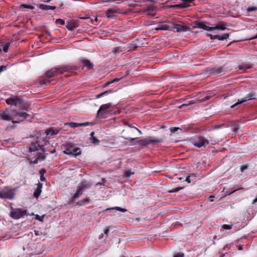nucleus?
<instances>
[{"label": "nucleus", "mask_w": 257, "mask_h": 257, "mask_svg": "<svg viewBox=\"0 0 257 257\" xmlns=\"http://www.w3.org/2000/svg\"><path fill=\"white\" fill-rule=\"evenodd\" d=\"M72 69V67L68 65L64 66H58L52 68L50 70L47 71L44 76L40 79V84H47L50 83V81L47 78H50L52 77L57 76L60 74L63 73L64 72H67Z\"/></svg>", "instance_id": "f257e3e1"}, {"label": "nucleus", "mask_w": 257, "mask_h": 257, "mask_svg": "<svg viewBox=\"0 0 257 257\" xmlns=\"http://www.w3.org/2000/svg\"><path fill=\"white\" fill-rule=\"evenodd\" d=\"M227 25L223 22L216 25L213 27L206 26L203 22H196L195 23V28H200L208 31H211L215 30H224L226 29Z\"/></svg>", "instance_id": "f03ea898"}, {"label": "nucleus", "mask_w": 257, "mask_h": 257, "mask_svg": "<svg viewBox=\"0 0 257 257\" xmlns=\"http://www.w3.org/2000/svg\"><path fill=\"white\" fill-rule=\"evenodd\" d=\"M209 142L212 145L216 144V141H213L211 139L209 140L203 136L196 137L192 139L193 144L197 148L205 147L209 144Z\"/></svg>", "instance_id": "7ed1b4c3"}, {"label": "nucleus", "mask_w": 257, "mask_h": 257, "mask_svg": "<svg viewBox=\"0 0 257 257\" xmlns=\"http://www.w3.org/2000/svg\"><path fill=\"white\" fill-rule=\"evenodd\" d=\"M63 153L66 155L77 156L80 155L81 151L75 145L68 143L66 145Z\"/></svg>", "instance_id": "20e7f679"}, {"label": "nucleus", "mask_w": 257, "mask_h": 257, "mask_svg": "<svg viewBox=\"0 0 257 257\" xmlns=\"http://www.w3.org/2000/svg\"><path fill=\"white\" fill-rule=\"evenodd\" d=\"M15 189L10 187H5L0 191V198L12 200L14 198Z\"/></svg>", "instance_id": "39448f33"}, {"label": "nucleus", "mask_w": 257, "mask_h": 257, "mask_svg": "<svg viewBox=\"0 0 257 257\" xmlns=\"http://www.w3.org/2000/svg\"><path fill=\"white\" fill-rule=\"evenodd\" d=\"M14 116V109L12 107L6 108L4 111L0 112V117L4 120H13Z\"/></svg>", "instance_id": "423d86ee"}, {"label": "nucleus", "mask_w": 257, "mask_h": 257, "mask_svg": "<svg viewBox=\"0 0 257 257\" xmlns=\"http://www.w3.org/2000/svg\"><path fill=\"white\" fill-rule=\"evenodd\" d=\"M163 142L161 139H149V138H143L140 139L138 138L137 139V144L138 145L141 146H146L147 145L155 144V143H160Z\"/></svg>", "instance_id": "0eeeda50"}, {"label": "nucleus", "mask_w": 257, "mask_h": 257, "mask_svg": "<svg viewBox=\"0 0 257 257\" xmlns=\"http://www.w3.org/2000/svg\"><path fill=\"white\" fill-rule=\"evenodd\" d=\"M27 211L21 209H13L10 213V216L12 218L16 219H19L27 216Z\"/></svg>", "instance_id": "6e6552de"}, {"label": "nucleus", "mask_w": 257, "mask_h": 257, "mask_svg": "<svg viewBox=\"0 0 257 257\" xmlns=\"http://www.w3.org/2000/svg\"><path fill=\"white\" fill-rule=\"evenodd\" d=\"M112 108L111 103H106L101 105L98 111L97 115H104L110 112Z\"/></svg>", "instance_id": "1a4fd4ad"}, {"label": "nucleus", "mask_w": 257, "mask_h": 257, "mask_svg": "<svg viewBox=\"0 0 257 257\" xmlns=\"http://www.w3.org/2000/svg\"><path fill=\"white\" fill-rule=\"evenodd\" d=\"M29 116V114L25 112H19L16 109H14V116L18 117L19 121H12V123H19L20 121H24L25 119L27 118Z\"/></svg>", "instance_id": "9d476101"}, {"label": "nucleus", "mask_w": 257, "mask_h": 257, "mask_svg": "<svg viewBox=\"0 0 257 257\" xmlns=\"http://www.w3.org/2000/svg\"><path fill=\"white\" fill-rule=\"evenodd\" d=\"M39 150H41L43 152H45L49 151L46 150L44 146L40 145L37 142H35L32 144L29 148V151L31 152H35Z\"/></svg>", "instance_id": "9b49d317"}, {"label": "nucleus", "mask_w": 257, "mask_h": 257, "mask_svg": "<svg viewBox=\"0 0 257 257\" xmlns=\"http://www.w3.org/2000/svg\"><path fill=\"white\" fill-rule=\"evenodd\" d=\"M255 99V97H254V94L252 92H250V93H248V94H247L245 96L244 98L238 99L237 102H236V103H234V104H233L232 105H231V107L234 108L238 104H241L243 102H245L247 100H251V99Z\"/></svg>", "instance_id": "f8f14e48"}, {"label": "nucleus", "mask_w": 257, "mask_h": 257, "mask_svg": "<svg viewBox=\"0 0 257 257\" xmlns=\"http://www.w3.org/2000/svg\"><path fill=\"white\" fill-rule=\"evenodd\" d=\"M46 158L45 155V152H42L41 153L37 154L35 156V159L32 161L33 164H37L39 162L44 161Z\"/></svg>", "instance_id": "ddd939ff"}, {"label": "nucleus", "mask_w": 257, "mask_h": 257, "mask_svg": "<svg viewBox=\"0 0 257 257\" xmlns=\"http://www.w3.org/2000/svg\"><path fill=\"white\" fill-rule=\"evenodd\" d=\"M174 29L175 31L178 32H185L188 30V27L183 26L180 24H176L174 26Z\"/></svg>", "instance_id": "4468645a"}, {"label": "nucleus", "mask_w": 257, "mask_h": 257, "mask_svg": "<svg viewBox=\"0 0 257 257\" xmlns=\"http://www.w3.org/2000/svg\"><path fill=\"white\" fill-rule=\"evenodd\" d=\"M77 187L79 189H80L81 191L84 192L90 188V185L87 181H82L78 184Z\"/></svg>", "instance_id": "2eb2a0df"}, {"label": "nucleus", "mask_w": 257, "mask_h": 257, "mask_svg": "<svg viewBox=\"0 0 257 257\" xmlns=\"http://www.w3.org/2000/svg\"><path fill=\"white\" fill-rule=\"evenodd\" d=\"M89 123L88 122L84 123H76V122H70L69 123V126L72 128H75L79 126H86L88 125Z\"/></svg>", "instance_id": "dca6fc26"}, {"label": "nucleus", "mask_w": 257, "mask_h": 257, "mask_svg": "<svg viewBox=\"0 0 257 257\" xmlns=\"http://www.w3.org/2000/svg\"><path fill=\"white\" fill-rule=\"evenodd\" d=\"M119 10H115L113 9H108L105 12V14L108 18H112L113 17L115 16L113 14L115 13H118Z\"/></svg>", "instance_id": "f3484780"}, {"label": "nucleus", "mask_w": 257, "mask_h": 257, "mask_svg": "<svg viewBox=\"0 0 257 257\" xmlns=\"http://www.w3.org/2000/svg\"><path fill=\"white\" fill-rule=\"evenodd\" d=\"M42 187V184L39 183L38 184L37 187L36 188L35 191L34 192V196L36 198H38L41 194V189Z\"/></svg>", "instance_id": "a211bd4d"}, {"label": "nucleus", "mask_w": 257, "mask_h": 257, "mask_svg": "<svg viewBox=\"0 0 257 257\" xmlns=\"http://www.w3.org/2000/svg\"><path fill=\"white\" fill-rule=\"evenodd\" d=\"M252 65L249 63H243L238 66V68L240 70H247L250 68Z\"/></svg>", "instance_id": "6ab92c4d"}, {"label": "nucleus", "mask_w": 257, "mask_h": 257, "mask_svg": "<svg viewBox=\"0 0 257 257\" xmlns=\"http://www.w3.org/2000/svg\"><path fill=\"white\" fill-rule=\"evenodd\" d=\"M40 9L43 10H54L56 9L55 6H48L44 4H41L39 6Z\"/></svg>", "instance_id": "aec40b11"}, {"label": "nucleus", "mask_w": 257, "mask_h": 257, "mask_svg": "<svg viewBox=\"0 0 257 257\" xmlns=\"http://www.w3.org/2000/svg\"><path fill=\"white\" fill-rule=\"evenodd\" d=\"M94 134H95L94 132H91V133L90 134L91 137L90 138V139L91 141V143L93 144L98 145L99 141L96 137H94Z\"/></svg>", "instance_id": "412c9836"}, {"label": "nucleus", "mask_w": 257, "mask_h": 257, "mask_svg": "<svg viewBox=\"0 0 257 257\" xmlns=\"http://www.w3.org/2000/svg\"><path fill=\"white\" fill-rule=\"evenodd\" d=\"M58 131L57 129L49 128L46 131L47 135L53 136L58 133Z\"/></svg>", "instance_id": "4be33fe9"}, {"label": "nucleus", "mask_w": 257, "mask_h": 257, "mask_svg": "<svg viewBox=\"0 0 257 257\" xmlns=\"http://www.w3.org/2000/svg\"><path fill=\"white\" fill-rule=\"evenodd\" d=\"M121 137L123 138V139H125V140H130V144L131 145H138V144H137V139H138V138H130V137H123V136H122Z\"/></svg>", "instance_id": "5701e85b"}, {"label": "nucleus", "mask_w": 257, "mask_h": 257, "mask_svg": "<svg viewBox=\"0 0 257 257\" xmlns=\"http://www.w3.org/2000/svg\"><path fill=\"white\" fill-rule=\"evenodd\" d=\"M82 64L84 66L87 67L88 69H91L93 67L92 63L88 60H82Z\"/></svg>", "instance_id": "b1692460"}, {"label": "nucleus", "mask_w": 257, "mask_h": 257, "mask_svg": "<svg viewBox=\"0 0 257 257\" xmlns=\"http://www.w3.org/2000/svg\"><path fill=\"white\" fill-rule=\"evenodd\" d=\"M66 27L69 30L72 31L76 28L77 25L74 22H70L68 23Z\"/></svg>", "instance_id": "393cba45"}, {"label": "nucleus", "mask_w": 257, "mask_h": 257, "mask_svg": "<svg viewBox=\"0 0 257 257\" xmlns=\"http://www.w3.org/2000/svg\"><path fill=\"white\" fill-rule=\"evenodd\" d=\"M6 103L9 105H17V103L16 101V99L13 98H9L6 99Z\"/></svg>", "instance_id": "a878e982"}, {"label": "nucleus", "mask_w": 257, "mask_h": 257, "mask_svg": "<svg viewBox=\"0 0 257 257\" xmlns=\"http://www.w3.org/2000/svg\"><path fill=\"white\" fill-rule=\"evenodd\" d=\"M83 194V192L82 191H81V190L79 189V188L77 187L75 193L73 195V198H78L80 196H81V195H82Z\"/></svg>", "instance_id": "bb28decb"}, {"label": "nucleus", "mask_w": 257, "mask_h": 257, "mask_svg": "<svg viewBox=\"0 0 257 257\" xmlns=\"http://www.w3.org/2000/svg\"><path fill=\"white\" fill-rule=\"evenodd\" d=\"M229 36V33L225 34L223 36L217 35V39L219 41H223L224 40H227V39H228Z\"/></svg>", "instance_id": "cd10ccee"}, {"label": "nucleus", "mask_w": 257, "mask_h": 257, "mask_svg": "<svg viewBox=\"0 0 257 257\" xmlns=\"http://www.w3.org/2000/svg\"><path fill=\"white\" fill-rule=\"evenodd\" d=\"M113 209H115L117 211H119L120 212H125L127 210L126 209H124V208H120L119 207H112V208H107L106 209V210H113Z\"/></svg>", "instance_id": "c85d7f7f"}, {"label": "nucleus", "mask_w": 257, "mask_h": 257, "mask_svg": "<svg viewBox=\"0 0 257 257\" xmlns=\"http://www.w3.org/2000/svg\"><path fill=\"white\" fill-rule=\"evenodd\" d=\"M10 46V44L9 43H7L4 45L2 44L3 51L6 53L7 52L9 49Z\"/></svg>", "instance_id": "c756f323"}, {"label": "nucleus", "mask_w": 257, "mask_h": 257, "mask_svg": "<svg viewBox=\"0 0 257 257\" xmlns=\"http://www.w3.org/2000/svg\"><path fill=\"white\" fill-rule=\"evenodd\" d=\"M223 70L221 68H218L214 69H213L211 71V73L214 74H219L222 72Z\"/></svg>", "instance_id": "7c9ffc66"}, {"label": "nucleus", "mask_w": 257, "mask_h": 257, "mask_svg": "<svg viewBox=\"0 0 257 257\" xmlns=\"http://www.w3.org/2000/svg\"><path fill=\"white\" fill-rule=\"evenodd\" d=\"M195 103V101L193 100H190L189 101V103H187V104H183L181 105H180L179 108H183V107L184 106H188L189 105H190V104H194Z\"/></svg>", "instance_id": "2f4dec72"}, {"label": "nucleus", "mask_w": 257, "mask_h": 257, "mask_svg": "<svg viewBox=\"0 0 257 257\" xmlns=\"http://www.w3.org/2000/svg\"><path fill=\"white\" fill-rule=\"evenodd\" d=\"M189 6V5L186 3L179 4V9H184L187 8Z\"/></svg>", "instance_id": "473e14b6"}, {"label": "nucleus", "mask_w": 257, "mask_h": 257, "mask_svg": "<svg viewBox=\"0 0 257 257\" xmlns=\"http://www.w3.org/2000/svg\"><path fill=\"white\" fill-rule=\"evenodd\" d=\"M56 23L58 25H63L65 24V22L63 20L61 19H58L56 20Z\"/></svg>", "instance_id": "72a5a7b5"}, {"label": "nucleus", "mask_w": 257, "mask_h": 257, "mask_svg": "<svg viewBox=\"0 0 257 257\" xmlns=\"http://www.w3.org/2000/svg\"><path fill=\"white\" fill-rule=\"evenodd\" d=\"M182 189H183L182 187H177V188H175L173 189H172V190L169 191V192H170V193L177 192Z\"/></svg>", "instance_id": "f704fd0d"}, {"label": "nucleus", "mask_w": 257, "mask_h": 257, "mask_svg": "<svg viewBox=\"0 0 257 257\" xmlns=\"http://www.w3.org/2000/svg\"><path fill=\"white\" fill-rule=\"evenodd\" d=\"M82 204H86L89 203L90 202V198H86L84 199H83L82 201Z\"/></svg>", "instance_id": "c9c22d12"}, {"label": "nucleus", "mask_w": 257, "mask_h": 257, "mask_svg": "<svg viewBox=\"0 0 257 257\" xmlns=\"http://www.w3.org/2000/svg\"><path fill=\"white\" fill-rule=\"evenodd\" d=\"M134 174V172H132L130 171H126L124 172V177H129L132 175H133Z\"/></svg>", "instance_id": "e433bc0d"}, {"label": "nucleus", "mask_w": 257, "mask_h": 257, "mask_svg": "<svg viewBox=\"0 0 257 257\" xmlns=\"http://www.w3.org/2000/svg\"><path fill=\"white\" fill-rule=\"evenodd\" d=\"M111 92V90H110V91H104L102 93H99L98 94H97L96 97L97 98H100V97L103 96L104 94L108 93V92Z\"/></svg>", "instance_id": "4c0bfd02"}, {"label": "nucleus", "mask_w": 257, "mask_h": 257, "mask_svg": "<svg viewBox=\"0 0 257 257\" xmlns=\"http://www.w3.org/2000/svg\"><path fill=\"white\" fill-rule=\"evenodd\" d=\"M21 7L23 8H27V9H31V10H33L34 9V7H33L31 5H27L26 4H22L21 5Z\"/></svg>", "instance_id": "58836bf2"}, {"label": "nucleus", "mask_w": 257, "mask_h": 257, "mask_svg": "<svg viewBox=\"0 0 257 257\" xmlns=\"http://www.w3.org/2000/svg\"><path fill=\"white\" fill-rule=\"evenodd\" d=\"M232 228V225H229L227 224H224L222 226V229H230Z\"/></svg>", "instance_id": "ea45409f"}, {"label": "nucleus", "mask_w": 257, "mask_h": 257, "mask_svg": "<svg viewBox=\"0 0 257 257\" xmlns=\"http://www.w3.org/2000/svg\"><path fill=\"white\" fill-rule=\"evenodd\" d=\"M256 10H257V8L256 7H248L247 9V12H249L254 11H256Z\"/></svg>", "instance_id": "a19ab883"}, {"label": "nucleus", "mask_w": 257, "mask_h": 257, "mask_svg": "<svg viewBox=\"0 0 257 257\" xmlns=\"http://www.w3.org/2000/svg\"><path fill=\"white\" fill-rule=\"evenodd\" d=\"M179 130H181L180 128L176 127L170 128V131H171V133H175Z\"/></svg>", "instance_id": "79ce46f5"}, {"label": "nucleus", "mask_w": 257, "mask_h": 257, "mask_svg": "<svg viewBox=\"0 0 257 257\" xmlns=\"http://www.w3.org/2000/svg\"><path fill=\"white\" fill-rule=\"evenodd\" d=\"M183 253H178L174 255V257H184Z\"/></svg>", "instance_id": "37998d69"}, {"label": "nucleus", "mask_w": 257, "mask_h": 257, "mask_svg": "<svg viewBox=\"0 0 257 257\" xmlns=\"http://www.w3.org/2000/svg\"><path fill=\"white\" fill-rule=\"evenodd\" d=\"M44 218V216H39V215H37L36 216V218L40 221H42Z\"/></svg>", "instance_id": "c03bdc74"}, {"label": "nucleus", "mask_w": 257, "mask_h": 257, "mask_svg": "<svg viewBox=\"0 0 257 257\" xmlns=\"http://www.w3.org/2000/svg\"><path fill=\"white\" fill-rule=\"evenodd\" d=\"M7 69V67L6 66L3 65L0 66V73L3 71H4Z\"/></svg>", "instance_id": "a18cd8bd"}, {"label": "nucleus", "mask_w": 257, "mask_h": 257, "mask_svg": "<svg viewBox=\"0 0 257 257\" xmlns=\"http://www.w3.org/2000/svg\"><path fill=\"white\" fill-rule=\"evenodd\" d=\"M123 77H121L119 78H115L113 79V80H112L111 81V82L113 83V82H117V81H119L120 80H121Z\"/></svg>", "instance_id": "49530a36"}, {"label": "nucleus", "mask_w": 257, "mask_h": 257, "mask_svg": "<svg viewBox=\"0 0 257 257\" xmlns=\"http://www.w3.org/2000/svg\"><path fill=\"white\" fill-rule=\"evenodd\" d=\"M211 40L217 39V35H208Z\"/></svg>", "instance_id": "de8ad7c7"}, {"label": "nucleus", "mask_w": 257, "mask_h": 257, "mask_svg": "<svg viewBox=\"0 0 257 257\" xmlns=\"http://www.w3.org/2000/svg\"><path fill=\"white\" fill-rule=\"evenodd\" d=\"M247 168V166L245 165H242L240 166V171L242 172Z\"/></svg>", "instance_id": "09e8293b"}, {"label": "nucleus", "mask_w": 257, "mask_h": 257, "mask_svg": "<svg viewBox=\"0 0 257 257\" xmlns=\"http://www.w3.org/2000/svg\"><path fill=\"white\" fill-rule=\"evenodd\" d=\"M170 8H177V9H179V4H177V5H171L169 7Z\"/></svg>", "instance_id": "8fccbe9b"}, {"label": "nucleus", "mask_w": 257, "mask_h": 257, "mask_svg": "<svg viewBox=\"0 0 257 257\" xmlns=\"http://www.w3.org/2000/svg\"><path fill=\"white\" fill-rule=\"evenodd\" d=\"M190 177H191V176H188L187 177V178H186V180L185 181L186 182H187L188 183H190L191 182V180H190Z\"/></svg>", "instance_id": "3c124183"}, {"label": "nucleus", "mask_w": 257, "mask_h": 257, "mask_svg": "<svg viewBox=\"0 0 257 257\" xmlns=\"http://www.w3.org/2000/svg\"><path fill=\"white\" fill-rule=\"evenodd\" d=\"M46 172V170L44 169H41L40 171V173L41 175H44V173Z\"/></svg>", "instance_id": "603ef678"}, {"label": "nucleus", "mask_w": 257, "mask_h": 257, "mask_svg": "<svg viewBox=\"0 0 257 257\" xmlns=\"http://www.w3.org/2000/svg\"><path fill=\"white\" fill-rule=\"evenodd\" d=\"M40 180L41 181H45V178L44 177V175H41Z\"/></svg>", "instance_id": "864d4df0"}, {"label": "nucleus", "mask_w": 257, "mask_h": 257, "mask_svg": "<svg viewBox=\"0 0 257 257\" xmlns=\"http://www.w3.org/2000/svg\"><path fill=\"white\" fill-rule=\"evenodd\" d=\"M150 9H148L146 10V12H148V15H152V16H154V14L153 13H152V12H150Z\"/></svg>", "instance_id": "5fc2aeb1"}, {"label": "nucleus", "mask_w": 257, "mask_h": 257, "mask_svg": "<svg viewBox=\"0 0 257 257\" xmlns=\"http://www.w3.org/2000/svg\"><path fill=\"white\" fill-rule=\"evenodd\" d=\"M112 83V82H111V81H109V82H107V83H106L104 85V87H106L108 85H109L110 84Z\"/></svg>", "instance_id": "6e6d98bb"}, {"label": "nucleus", "mask_w": 257, "mask_h": 257, "mask_svg": "<svg viewBox=\"0 0 257 257\" xmlns=\"http://www.w3.org/2000/svg\"><path fill=\"white\" fill-rule=\"evenodd\" d=\"M51 154H53L56 152L55 149H53L52 150L49 151Z\"/></svg>", "instance_id": "4d7b16f0"}, {"label": "nucleus", "mask_w": 257, "mask_h": 257, "mask_svg": "<svg viewBox=\"0 0 257 257\" xmlns=\"http://www.w3.org/2000/svg\"><path fill=\"white\" fill-rule=\"evenodd\" d=\"M119 49V48H114L113 49V51L114 52V53H116L117 52V51Z\"/></svg>", "instance_id": "13d9d810"}, {"label": "nucleus", "mask_w": 257, "mask_h": 257, "mask_svg": "<svg viewBox=\"0 0 257 257\" xmlns=\"http://www.w3.org/2000/svg\"><path fill=\"white\" fill-rule=\"evenodd\" d=\"M35 234L37 236V235H39V231H37V230H35Z\"/></svg>", "instance_id": "bf43d9fd"}, {"label": "nucleus", "mask_w": 257, "mask_h": 257, "mask_svg": "<svg viewBox=\"0 0 257 257\" xmlns=\"http://www.w3.org/2000/svg\"><path fill=\"white\" fill-rule=\"evenodd\" d=\"M109 231V229L108 228H106L104 230V233L105 234H107Z\"/></svg>", "instance_id": "052dcab7"}, {"label": "nucleus", "mask_w": 257, "mask_h": 257, "mask_svg": "<svg viewBox=\"0 0 257 257\" xmlns=\"http://www.w3.org/2000/svg\"><path fill=\"white\" fill-rule=\"evenodd\" d=\"M136 130L139 132V133L140 134H142V131L141 130H140L139 129H138V128H136Z\"/></svg>", "instance_id": "680f3d73"}, {"label": "nucleus", "mask_w": 257, "mask_h": 257, "mask_svg": "<svg viewBox=\"0 0 257 257\" xmlns=\"http://www.w3.org/2000/svg\"><path fill=\"white\" fill-rule=\"evenodd\" d=\"M128 126L130 127H134V128H135V129H136V128L135 126H134V125H132V124H128Z\"/></svg>", "instance_id": "e2e57ef3"}, {"label": "nucleus", "mask_w": 257, "mask_h": 257, "mask_svg": "<svg viewBox=\"0 0 257 257\" xmlns=\"http://www.w3.org/2000/svg\"><path fill=\"white\" fill-rule=\"evenodd\" d=\"M213 198H214V196H210V197H209L210 201H213Z\"/></svg>", "instance_id": "0e129e2a"}, {"label": "nucleus", "mask_w": 257, "mask_h": 257, "mask_svg": "<svg viewBox=\"0 0 257 257\" xmlns=\"http://www.w3.org/2000/svg\"><path fill=\"white\" fill-rule=\"evenodd\" d=\"M166 29L165 28H164V27H161V28H157L156 30H166Z\"/></svg>", "instance_id": "69168bd1"}, {"label": "nucleus", "mask_w": 257, "mask_h": 257, "mask_svg": "<svg viewBox=\"0 0 257 257\" xmlns=\"http://www.w3.org/2000/svg\"><path fill=\"white\" fill-rule=\"evenodd\" d=\"M256 202H257V198H255L254 199H253V204H254Z\"/></svg>", "instance_id": "338daca9"}, {"label": "nucleus", "mask_w": 257, "mask_h": 257, "mask_svg": "<svg viewBox=\"0 0 257 257\" xmlns=\"http://www.w3.org/2000/svg\"><path fill=\"white\" fill-rule=\"evenodd\" d=\"M189 176H191V177H196V175L195 174H190Z\"/></svg>", "instance_id": "774afa93"}]
</instances>
